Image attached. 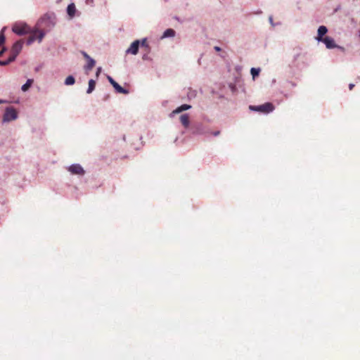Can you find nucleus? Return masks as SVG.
Returning a JSON list of instances; mask_svg holds the SVG:
<instances>
[{
    "mask_svg": "<svg viewBox=\"0 0 360 360\" xmlns=\"http://www.w3.org/2000/svg\"><path fill=\"white\" fill-rule=\"evenodd\" d=\"M57 23V17L53 12H47L42 15L37 21L38 28L45 30L46 32L52 30Z\"/></svg>",
    "mask_w": 360,
    "mask_h": 360,
    "instance_id": "f257e3e1",
    "label": "nucleus"
},
{
    "mask_svg": "<svg viewBox=\"0 0 360 360\" xmlns=\"http://www.w3.org/2000/svg\"><path fill=\"white\" fill-rule=\"evenodd\" d=\"M189 130L193 136H207L211 133L210 127L200 121H193Z\"/></svg>",
    "mask_w": 360,
    "mask_h": 360,
    "instance_id": "f03ea898",
    "label": "nucleus"
},
{
    "mask_svg": "<svg viewBox=\"0 0 360 360\" xmlns=\"http://www.w3.org/2000/svg\"><path fill=\"white\" fill-rule=\"evenodd\" d=\"M12 32L18 36L32 33V29L24 22H18L13 25Z\"/></svg>",
    "mask_w": 360,
    "mask_h": 360,
    "instance_id": "7ed1b4c3",
    "label": "nucleus"
},
{
    "mask_svg": "<svg viewBox=\"0 0 360 360\" xmlns=\"http://www.w3.org/2000/svg\"><path fill=\"white\" fill-rule=\"evenodd\" d=\"M274 108V105L270 102H266L264 103V104L258 105H249L250 110L253 112H257L262 114H269L273 112Z\"/></svg>",
    "mask_w": 360,
    "mask_h": 360,
    "instance_id": "20e7f679",
    "label": "nucleus"
},
{
    "mask_svg": "<svg viewBox=\"0 0 360 360\" xmlns=\"http://www.w3.org/2000/svg\"><path fill=\"white\" fill-rule=\"evenodd\" d=\"M18 113L16 109L13 106H8L5 108L3 115L2 123L9 122L17 120Z\"/></svg>",
    "mask_w": 360,
    "mask_h": 360,
    "instance_id": "39448f33",
    "label": "nucleus"
},
{
    "mask_svg": "<svg viewBox=\"0 0 360 360\" xmlns=\"http://www.w3.org/2000/svg\"><path fill=\"white\" fill-rule=\"evenodd\" d=\"M22 46H23V40H22V39L16 41L13 44L12 48L11 49L10 56L8 57L10 58V61L13 62L16 59L17 56L22 51Z\"/></svg>",
    "mask_w": 360,
    "mask_h": 360,
    "instance_id": "423d86ee",
    "label": "nucleus"
},
{
    "mask_svg": "<svg viewBox=\"0 0 360 360\" xmlns=\"http://www.w3.org/2000/svg\"><path fill=\"white\" fill-rule=\"evenodd\" d=\"M68 171L72 175H77L82 176L85 174L86 172L82 166L79 163H74L70 165L68 168Z\"/></svg>",
    "mask_w": 360,
    "mask_h": 360,
    "instance_id": "0eeeda50",
    "label": "nucleus"
},
{
    "mask_svg": "<svg viewBox=\"0 0 360 360\" xmlns=\"http://www.w3.org/2000/svg\"><path fill=\"white\" fill-rule=\"evenodd\" d=\"M107 79L109 82V83L113 86L117 93L122 94L124 95H127L129 94V89L120 86L111 76L108 75Z\"/></svg>",
    "mask_w": 360,
    "mask_h": 360,
    "instance_id": "6e6552de",
    "label": "nucleus"
},
{
    "mask_svg": "<svg viewBox=\"0 0 360 360\" xmlns=\"http://www.w3.org/2000/svg\"><path fill=\"white\" fill-rule=\"evenodd\" d=\"M320 42L323 43L326 46V47L328 49L337 48L341 51L345 50L344 47L338 45L335 43L334 39L330 37H328V36L325 37L323 39H322V40H321Z\"/></svg>",
    "mask_w": 360,
    "mask_h": 360,
    "instance_id": "1a4fd4ad",
    "label": "nucleus"
},
{
    "mask_svg": "<svg viewBox=\"0 0 360 360\" xmlns=\"http://www.w3.org/2000/svg\"><path fill=\"white\" fill-rule=\"evenodd\" d=\"M140 46L139 39L134 40L126 50V54L136 55L139 53Z\"/></svg>",
    "mask_w": 360,
    "mask_h": 360,
    "instance_id": "9d476101",
    "label": "nucleus"
},
{
    "mask_svg": "<svg viewBox=\"0 0 360 360\" xmlns=\"http://www.w3.org/2000/svg\"><path fill=\"white\" fill-rule=\"evenodd\" d=\"M328 31V30L326 26H325V25L319 26L318 28V30H317V35L315 37V39L318 42H320L321 40H322V39H323L325 37H326V34H327Z\"/></svg>",
    "mask_w": 360,
    "mask_h": 360,
    "instance_id": "9b49d317",
    "label": "nucleus"
},
{
    "mask_svg": "<svg viewBox=\"0 0 360 360\" xmlns=\"http://www.w3.org/2000/svg\"><path fill=\"white\" fill-rule=\"evenodd\" d=\"M192 106L189 104H182L180 106L177 107L175 110H174L170 114L169 116L172 117L174 115L181 113V112L190 110Z\"/></svg>",
    "mask_w": 360,
    "mask_h": 360,
    "instance_id": "f8f14e48",
    "label": "nucleus"
},
{
    "mask_svg": "<svg viewBox=\"0 0 360 360\" xmlns=\"http://www.w3.org/2000/svg\"><path fill=\"white\" fill-rule=\"evenodd\" d=\"M46 32H47L45 30L41 29V28H38L37 26H35V27L34 29H32V34H38V35L36 36V37H37V39H38V41L39 42H41L42 41V39H44V37H45Z\"/></svg>",
    "mask_w": 360,
    "mask_h": 360,
    "instance_id": "ddd939ff",
    "label": "nucleus"
},
{
    "mask_svg": "<svg viewBox=\"0 0 360 360\" xmlns=\"http://www.w3.org/2000/svg\"><path fill=\"white\" fill-rule=\"evenodd\" d=\"M66 12L70 18H73L75 16L77 8L74 3H70L68 5Z\"/></svg>",
    "mask_w": 360,
    "mask_h": 360,
    "instance_id": "4468645a",
    "label": "nucleus"
},
{
    "mask_svg": "<svg viewBox=\"0 0 360 360\" xmlns=\"http://www.w3.org/2000/svg\"><path fill=\"white\" fill-rule=\"evenodd\" d=\"M180 121H181V123L182 124V125L185 128L188 129L191 127V124L190 123V119H189L188 114L185 113V114L181 115L180 116Z\"/></svg>",
    "mask_w": 360,
    "mask_h": 360,
    "instance_id": "2eb2a0df",
    "label": "nucleus"
},
{
    "mask_svg": "<svg viewBox=\"0 0 360 360\" xmlns=\"http://www.w3.org/2000/svg\"><path fill=\"white\" fill-rule=\"evenodd\" d=\"M176 34V32L174 30L172 29V28H167L166 29L163 33H162V35L161 36V39H166V38H171V37H174Z\"/></svg>",
    "mask_w": 360,
    "mask_h": 360,
    "instance_id": "dca6fc26",
    "label": "nucleus"
},
{
    "mask_svg": "<svg viewBox=\"0 0 360 360\" xmlns=\"http://www.w3.org/2000/svg\"><path fill=\"white\" fill-rule=\"evenodd\" d=\"M86 60L87 63L84 66V69L85 71L87 72L91 70L94 68V66L96 64V60L91 56L88 59H86Z\"/></svg>",
    "mask_w": 360,
    "mask_h": 360,
    "instance_id": "f3484780",
    "label": "nucleus"
},
{
    "mask_svg": "<svg viewBox=\"0 0 360 360\" xmlns=\"http://www.w3.org/2000/svg\"><path fill=\"white\" fill-rule=\"evenodd\" d=\"M88 84H89V86H88V89L86 90V94H90L94 91V89L96 88V81L93 79H90L89 80Z\"/></svg>",
    "mask_w": 360,
    "mask_h": 360,
    "instance_id": "a211bd4d",
    "label": "nucleus"
},
{
    "mask_svg": "<svg viewBox=\"0 0 360 360\" xmlns=\"http://www.w3.org/2000/svg\"><path fill=\"white\" fill-rule=\"evenodd\" d=\"M34 80L32 79H28L26 82L22 85L21 90L23 92H26L29 90V89L31 87L32 84H33Z\"/></svg>",
    "mask_w": 360,
    "mask_h": 360,
    "instance_id": "6ab92c4d",
    "label": "nucleus"
},
{
    "mask_svg": "<svg viewBox=\"0 0 360 360\" xmlns=\"http://www.w3.org/2000/svg\"><path fill=\"white\" fill-rule=\"evenodd\" d=\"M75 83V78L72 75L68 76L64 82V84L67 86L73 85Z\"/></svg>",
    "mask_w": 360,
    "mask_h": 360,
    "instance_id": "aec40b11",
    "label": "nucleus"
},
{
    "mask_svg": "<svg viewBox=\"0 0 360 360\" xmlns=\"http://www.w3.org/2000/svg\"><path fill=\"white\" fill-rule=\"evenodd\" d=\"M6 30V27H4L0 31V47L6 42V36L4 34Z\"/></svg>",
    "mask_w": 360,
    "mask_h": 360,
    "instance_id": "412c9836",
    "label": "nucleus"
},
{
    "mask_svg": "<svg viewBox=\"0 0 360 360\" xmlns=\"http://www.w3.org/2000/svg\"><path fill=\"white\" fill-rule=\"evenodd\" d=\"M261 69L259 68H252L250 69V74L252 75V77L253 79H255L256 77H257L260 73Z\"/></svg>",
    "mask_w": 360,
    "mask_h": 360,
    "instance_id": "4be33fe9",
    "label": "nucleus"
},
{
    "mask_svg": "<svg viewBox=\"0 0 360 360\" xmlns=\"http://www.w3.org/2000/svg\"><path fill=\"white\" fill-rule=\"evenodd\" d=\"M139 41L140 47L141 46V47L150 49V46H149V44L147 42V38L146 37L143 38L141 39H139Z\"/></svg>",
    "mask_w": 360,
    "mask_h": 360,
    "instance_id": "5701e85b",
    "label": "nucleus"
},
{
    "mask_svg": "<svg viewBox=\"0 0 360 360\" xmlns=\"http://www.w3.org/2000/svg\"><path fill=\"white\" fill-rule=\"evenodd\" d=\"M37 39V37L34 34H32V36H30L27 39V41H26V44L27 45H30L32 44L35 40Z\"/></svg>",
    "mask_w": 360,
    "mask_h": 360,
    "instance_id": "b1692460",
    "label": "nucleus"
},
{
    "mask_svg": "<svg viewBox=\"0 0 360 360\" xmlns=\"http://www.w3.org/2000/svg\"><path fill=\"white\" fill-rule=\"evenodd\" d=\"M13 61H10V58H8L7 60H0V66H6L9 65Z\"/></svg>",
    "mask_w": 360,
    "mask_h": 360,
    "instance_id": "393cba45",
    "label": "nucleus"
},
{
    "mask_svg": "<svg viewBox=\"0 0 360 360\" xmlns=\"http://www.w3.org/2000/svg\"><path fill=\"white\" fill-rule=\"evenodd\" d=\"M269 22L272 27H276V25L281 24L280 22L275 23L273 20V17L271 15L269 17Z\"/></svg>",
    "mask_w": 360,
    "mask_h": 360,
    "instance_id": "a878e982",
    "label": "nucleus"
},
{
    "mask_svg": "<svg viewBox=\"0 0 360 360\" xmlns=\"http://www.w3.org/2000/svg\"><path fill=\"white\" fill-rule=\"evenodd\" d=\"M8 51L7 47L3 46L0 50V57H1Z\"/></svg>",
    "mask_w": 360,
    "mask_h": 360,
    "instance_id": "bb28decb",
    "label": "nucleus"
},
{
    "mask_svg": "<svg viewBox=\"0 0 360 360\" xmlns=\"http://www.w3.org/2000/svg\"><path fill=\"white\" fill-rule=\"evenodd\" d=\"M85 3L86 5H89L91 6H94V0H85Z\"/></svg>",
    "mask_w": 360,
    "mask_h": 360,
    "instance_id": "cd10ccee",
    "label": "nucleus"
},
{
    "mask_svg": "<svg viewBox=\"0 0 360 360\" xmlns=\"http://www.w3.org/2000/svg\"><path fill=\"white\" fill-rule=\"evenodd\" d=\"M80 53L85 59H88L90 57V56L84 51H81Z\"/></svg>",
    "mask_w": 360,
    "mask_h": 360,
    "instance_id": "c85d7f7f",
    "label": "nucleus"
},
{
    "mask_svg": "<svg viewBox=\"0 0 360 360\" xmlns=\"http://www.w3.org/2000/svg\"><path fill=\"white\" fill-rule=\"evenodd\" d=\"M142 59L143 60H151L150 57L147 53H145L143 55Z\"/></svg>",
    "mask_w": 360,
    "mask_h": 360,
    "instance_id": "c756f323",
    "label": "nucleus"
},
{
    "mask_svg": "<svg viewBox=\"0 0 360 360\" xmlns=\"http://www.w3.org/2000/svg\"><path fill=\"white\" fill-rule=\"evenodd\" d=\"M101 71H102V68H101V67H98V68H97V69H96V76L97 77H98V76H99V75L101 74Z\"/></svg>",
    "mask_w": 360,
    "mask_h": 360,
    "instance_id": "7c9ffc66",
    "label": "nucleus"
},
{
    "mask_svg": "<svg viewBox=\"0 0 360 360\" xmlns=\"http://www.w3.org/2000/svg\"><path fill=\"white\" fill-rule=\"evenodd\" d=\"M210 134H212L214 136H219L220 134V131L217 130V131H211L210 135Z\"/></svg>",
    "mask_w": 360,
    "mask_h": 360,
    "instance_id": "2f4dec72",
    "label": "nucleus"
},
{
    "mask_svg": "<svg viewBox=\"0 0 360 360\" xmlns=\"http://www.w3.org/2000/svg\"><path fill=\"white\" fill-rule=\"evenodd\" d=\"M288 83L290 84L292 87H295L297 86L296 83L292 81H288Z\"/></svg>",
    "mask_w": 360,
    "mask_h": 360,
    "instance_id": "473e14b6",
    "label": "nucleus"
},
{
    "mask_svg": "<svg viewBox=\"0 0 360 360\" xmlns=\"http://www.w3.org/2000/svg\"><path fill=\"white\" fill-rule=\"evenodd\" d=\"M174 20H177L178 22H182V21L181 20V19L179 18V17L175 15L174 18H173Z\"/></svg>",
    "mask_w": 360,
    "mask_h": 360,
    "instance_id": "72a5a7b5",
    "label": "nucleus"
},
{
    "mask_svg": "<svg viewBox=\"0 0 360 360\" xmlns=\"http://www.w3.org/2000/svg\"><path fill=\"white\" fill-rule=\"evenodd\" d=\"M214 49L216 51H220L221 50V49L219 47V46H214Z\"/></svg>",
    "mask_w": 360,
    "mask_h": 360,
    "instance_id": "f704fd0d",
    "label": "nucleus"
},
{
    "mask_svg": "<svg viewBox=\"0 0 360 360\" xmlns=\"http://www.w3.org/2000/svg\"><path fill=\"white\" fill-rule=\"evenodd\" d=\"M354 87V84L351 83L349 84V90H352Z\"/></svg>",
    "mask_w": 360,
    "mask_h": 360,
    "instance_id": "c9c22d12",
    "label": "nucleus"
},
{
    "mask_svg": "<svg viewBox=\"0 0 360 360\" xmlns=\"http://www.w3.org/2000/svg\"><path fill=\"white\" fill-rule=\"evenodd\" d=\"M195 96V91H193L190 94H188V97H194Z\"/></svg>",
    "mask_w": 360,
    "mask_h": 360,
    "instance_id": "e433bc0d",
    "label": "nucleus"
},
{
    "mask_svg": "<svg viewBox=\"0 0 360 360\" xmlns=\"http://www.w3.org/2000/svg\"><path fill=\"white\" fill-rule=\"evenodd\" d=\"M7 103L6 100L0 99V104Z\"/></svg>",
    "mask_w": 360,
    "mask_h": 360,
    "instance_id": "4c0bfd02",
    "label": "nucleus"
},
{
    "mask_svg": "<svg viewBox=\"0 0 360 360\" xmlns=\"http://www.w3.org/2000/svg\"><path fill=\"white\" fill-rule=\"evenodd\" d=\"M262 13V11H259L257 12V13H258V14H260Z\"/></svg>",
    "mask_w": 360,
    "mask_h": 360,
    "instance_id": "58836bf2",
    "label": "nucleus"
},
{
    "mask_svg": "<svg viewBox=\"0 0 360 360\" xmlns=\"http://www.w3.org/2000/svg\"><path fill=\"white\" fill-rule=\"evenodd\" d=\"M39 70V67H37V68H35L36 71H38Z\"/></svg>",
    "mask_w": 360,
    "mask_h": 360,
    "instance_id": "ea45409f",
    "label": "nucleus"
},
{
    "mask_svg": "<svg viewBox=\"0 0 360 360\" xmlns=\"http://www.w3.org/2000/svg\"><path fill=\"white\" fill-rule=\"evenodd\" d=\"M284 96H285V98H288V95L287 94H284Z\"/></svg>",
    "mask_w": 360,
    "mask_h": 360,
    "instance_id": "a19ab883",
    "label": "nucleus"
},
{
    "mask_svg": "<svg viewBox=\"0 0 360 360\" xmlns=\"http://www.w3.org/2000/svg\"><path fill=\"white\" fill-rule=\"evenodd\" d=\"M165 2H167L169 0H164Z\"/></svg>",
    "mask_w": 360,
    "mask_h": 360,
    "instance_id": "79ce46f5",
    "label": "nucleus"
}]
</instances>
